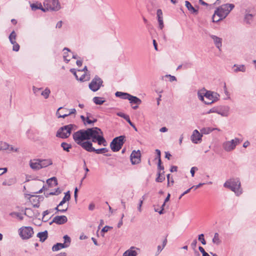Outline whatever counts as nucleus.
<instances>
[{
    "mask_svg": "<svg viewBox=\"0 0 256 256\" xmlns=\"http://www.w3.org/2000/svg\"><path fill=\"white\" fill-rule=\"evenodd\" d=\"M61 146L63 150L66 152H69L70 150L72 148V145L66 142H63L61 144Z\"/></svg>",
    "mask_w": 256,
    "mask_h": 256,
    "instance_id": "473e14b6",
    "label": "nucleus"
},
{
    "mask_svg": "<svg viewBox=\"0 0 256 256\" xmlns=\"http://www.w3.org/2000/svg\"><path fill=\"white\" fill-rule=\"evenodd\" d=\"M103 81L98 76H96L89 84V88L93 92L98 90L102 86Z\"/></svg>",
    "mask_w": 256,
    "mask_h": 256,
    "instance_id": "9b49d317",
    "label": "nucleus"
},
{
    "mask_svg": "<svg viewBox=\"0 0 256 256\" xmlns=\"http://www.w3.org/2000/svg\"><path fill=\"white\" fill-rule=\"evenodd\" d=\"M30 167L34 170L40 169V160H32L30 162Z\"/></svg>",
    "mask_w": 256,
    "mask_h": 256,
    "instance_id": "aec40b11",
    "label": "nucleus"
},
{
    "mask_svg": "<svg viewBox=\"0 0 256 256\" xmlns=\"http://www.w3.org/2000/svg\"><path fill=\"white\" fill-rule=\"evenodd\" d=\"M234 7V4H226L218 8L215 11H216V14L220 16L219 20H223L226 18Z\"/></svg>",
    "mask_w": 256,
    "mask_h": 256,
    "instance_id": "20e7f679",
    "label": "nucleus"
},
{
    "mask_svg": "<svg viewBox=\"0 0 256 256\" xmlns=\"http://www.w3.org/2000/svg\"><path fill=\"white\" fill-rule=\"evenodd\" d=\"M166 202H164V204L162 206V207H161L162 208L160 211H158L156 209H155V211L158 212L160 214H163L164 213V207L166 206Z\"/></svg>",
    "mask_w": 256,
    "mask_h": 256,
    "instance_id": "8fccbe9b",
    "label": "nucleus"
},
{
    "mask_svg": "<svg viewBox=\"0 0 256 256\" xmlns=\"http://www.w3.org/2000/svg\"><path fill=\"white\" fill-rule=\"evenodd\" d=\"M85 77H86V74H82L80 76V78H78V80H79L80 81H84L86 80V78H85Z\"/></svg>",
    "mask_w": 256,
    "mask_h": 256,
    "instance_id": "0e129e2a",
    "label": "nucleus"
},
{
    "mask_svg": "<svg viewBox=\"0 0 256 256\" xmlns=\"http://www.w3.org/2000/svg\"><path fill=\"white\" fill-rule=\"evenodd\" d=\"M196 170H198V168L196 167H192V168H191V169H190V173H191L192 176V177L194 176L195 171Z\"/></svg>",
    "mask_w": 256,
    "mask_h": 256,
    "instance_id": "052dcab7",
    "label": "nucleus"
},
{
    "mask_svg": "<svg viewBox=\"0 0 256 256\" xmlns=\"http://www.w3.org/2000/svg\"><path fill=\"white\" fill-rule=\"evenodd\" d=\"M205 184V183H200L196 185V186H192L190 188H194V190H196L198 188H199L201 186L204 185Z\"/></svg>",
    "mask_w": 256,
    "mask_h": 256,
    "instance_id": "774afa93",
    "label": "nucleus"
},
{
    "mask_svg": "<svg viewBox=\"0 0 256 256\" xmlns=\"http://www.w3.org/2000/svg\"><path fill=\"white\" fill-rule=\"evenodd\" d=\"M68 247V244H64V243H57L56 244L53 246L52 250L54 252L58 251L63 248H66Z\"/></svg>",
    "mask_w": 256,
    "mask_h": 256,
    "instance_id": "412c9836",
    "label": "nucleus"
},
{
    "mask_svg": "<svg viewBox=\"0 0 256 256\" xmlns=\"http://www.w3.org/2000/svg\"><path fill=\"white\" fill-rule=\"evenodd\" d=\"M212 21L213 22H218L220 21L221 20H219L220 18V16L218 14H216V11L214 12V13L212 16Z\"/></svg>",
    "mask_w": 256,
    "mask_h": 256,
    "instance_id": "79ce46f5",
    "label": "nucleus"
},
{
    "mask_svg": "<svg viewBox=\"0 0 256 256\" xmlns=\"http://www.w3.org/2000/svg\"><path fill=\"white\" fill-rule=\"evenodd\" d=\"M202 136V134H200L197 130H195L191 136V140L194 144H198L201 142Z\"/></svg>",
    "mask_w": 256,
    "mask_h": 256,
    "instance_id": "ddd939ff",
    "label": "nucleus"
},
{
    "mask_svg": "<svg viewBox=\"0 0 256 256\" xmlns=\"http://www.w3.org/2000/svg\"><path fill=\"white\" fill-rule=\"evenodd\" d=\"M108 151V150L106 148H98V149H95L94 148V152H96L97 154H104L106 152H107Z\"/></svg>",
    "mask_w": 256,
    "mask_h": 256,
    "instance_id": "58836bf2",
    "label": "nucleus"
},
{
    "mask_svg": "<svg viewBox=\"0 0 256 256\" xmlns=\"http://www.w3.org/2000/svg\"><path fill=\"white\" fill-rule=\"evenodd\" d=\"M88 140H92L94 142H97L98 145L106 146L107 142L103 136L102 130L97 127L86 129Z\"/></svg>",
    "mask_w": 256,
    "mask_h": 256,
    "instance_id": "f257e3e1",
    "label": "nucleus"
},
{
    "mask_svg": "<svg viewBox=\"0 0 256 256\" xmlns=\"http://www.w3.org/2000/svg\"><path fill=\"white\" fill-rule=\"evenodd\" d=\"M94 102L96 104H102L104 100H102V98L100 97H94L93 98Z\"/></svg>",
    "mask_w": 256,
    "mask_h": 256,
    "instance_id": "e433bc0d",
    "label": "nucleus"
},
{
    "mask_svg": "<svg viewBox=\"0 0 256 256\" xmlns=\"http://www.w3.org/2000/svg\"><path fill=\"white\" fill-rule=\"evenodd\" d=\"M136 250H140V249L134 246H132L123 254L122 256H136L138 254Z\"/></svg>",
    "mask_w": 256,
    "mask_h": 256,
    "instance_id": "f3484780",
    "label": "nucleus"
},
{
    "mask_svg": "<svg viewBox=\"0 0 256 256\" xmlns=\"http://www.w3.org/2000/svg\"><path fill=\"white\" fill-rule=\"evenodd\" d=\"M33 234V229L30 226H23L19 229V234L22 239H28Z\"/></svg>",
    "mask_w": 256,
    "mask_h": 256,
    "instance_id": "1a4fd4ad",
    "label": "nucleus"
},
{
    "mask_svg": "<svg viewBox=\"0 0 256 256\" xmlns=\"http://www.w3.org/2000/svg\"><path fill=\"white\" fill-rule=\"evenodd\" d=\"M60 193V190L59 188H57L54 192H50V195H58V194Z\"/></svg>",
    "mask_w": 256,
    "mask_h": 256,
    "instance_id": "69168bd1",
    "label": "nucleus"
},
{
    "mask_svg": "<svg viewBox=\"0 0 256 256\" xmlns=\"http://www.w3.org/2000/svg\"><path fill=\"white\" fill-rule=\"evenodd\" d=\"M110 228H112V227L110 226H104L102 230V232H107L108 230L110 229Z\"/></svg>",
    "mask_w": 256,
    "mask_h": 256,
    "instance_id": "4d7b16f0",
    "label": "nucleus"
},
{
    "mask_svg": "<svg viewBox=\"0 0 256 256\" xmlns=\"http://www.w3.org/2000/svg\"><path fill=\"white\" fill-rule=\"evenodd\" d=\"M6 148L9 150H10L14 151L15 152H17L18 150V148H15L13 146L10 145H8V147Z\"/></svg>",
    "mask_w": 256,
    "mask_h": 256,
    "instance_id": "3c124183",
    "label": "nucleus"
},
{
    "mask_svg": "<svg viewBox=\"0 0 256 256\" xmlns=\"http://www.w3.org/2000/svg\"><path fill=\"white\" fill-rule=\"evenodd\" d=\"M156 14H157L158 18L159 17H162V10L160 9L158 10L157 12H156Z\"/></svg>",
    "mask_w": 256,
    "mask_h": 256,
    "instance_id": "bf43d9fd",
    "label": "nucleus"
},
{
    "mask_svg": "<svg viewBox=\"0 0 256 256\" xmlns=\"http://www.w3.org/2000/svg\"><path fill=\"white\" fill-rule=\"evenodd\" d=\"M125 92H116L115 95L117 97H119L122 98V96H124Z\"/></svg>",
    "mask_w": 256,
    "mask_h": 256,
    "instance_id": "13d9d810",
    "label": "nucleus"
},
{
    "mask_svg": "<svg viewBox=\"0 0 256 256\" xmlns=\"http://www.w3.org/2000/svg\"><path fill=\"white\" fill-rule=\"evenodd\" d=\"M70 191H68L65 194L64 196L62 198V200L59 204L58 206H62L66 202V201H68L70 200Z\"/></svg>",
    "mask_w": 256,
    "mask_h": 256,
    "instance_id": "cd10ccee",
    "label": "nucleus"
},
{
    "mask_svg": "<svg viewBox=\"0 0 256 256\" xmlns=\"http://www.w3.org/2000/svg\"><path fill=\"white\" fill-rule=\"evenodd\" d=\"M214 130V128H212L209 127L207 128H202L200 131L202 134V135L204 134H208L212 132L213 130Z\"/></svg>",
    "mask_w": 256,
    "mask_h": 256,
    "instance_id": "7c9ffc66",
    "label": "nucleus"
},
{
    "mask_svg": "<svg viewBox=\"0 0 256 256\" xmlns=\"http://www.w3.org/2000/svg\"><path fill=\"white\" fill-rule=\"evenodd\" d=\"M224 187L228 188L234 192L237 196H239L242 194V189L240 188V182L238 178L230 179L227 180L224 184Z\"/></svg>",
    "mask_w": 256,
    "mask_h": 256,
    "instance_id": "f03ea898",
    "label": "nucleus"
},
{
    "mask_svg": "<svg viewBox=\"0 0 256 256\" xmlns=\"http://www.w3.org/2000/svg\"><path fill=\"white\" fill-rule=\"evenodd\" d=\"M61 206H58V205L56 208V210H58V212H66L68 210V206H66L65 208H64V209H60V208H58L60 207Z\"/></svg>",
    "mask_w": 256,
    "mask_h": 256,
    "instance_id": "864d4df0",
    "label": "nucleus"
},
{
    "mask_svg": "<svg viewBox=\"0 0 256 256\" xmlns=\"http://www.w3.org/2000/svg\"><path fill=\"white\" fill-rule=\"evenodd\" d=\"M253 16L252 14H246L244 17V21L247 24H250L252 20Z\"/></svg>",
    "mask_w": 256,
    "mask_h": 256,
    "instance_id": "4c0bfd02",
    "label": "nucleus"
},
{
    "mask_svg": "<svg viewBox=\"0 0 256 256\" xmlns=\"http://www.w3.org/2000/svg\"><path fill=\"white\" fill-rule=\"evenodd\" d=\"M143 204V200H140V202H139V204H138V210L140 212H142V206Z\"/></svg>",
    "mask_w": 256,
    "mask_h": 256,
    "instance_id": "338daca9",
    "label": "nucleus"
},
{
    "mask_svg": "<svg viewBox=\"0 0 256 256\" xmlns=\"http://www.w3.org/2000/svg\"><path fill=\"white\" fill-rule=\"evenodd\" d=\"M130 102L132 104H136L137 105H138L142 103V100L136 96L131 95L130 99Z\"/></svg>",
    "mask_w": 256,
    "mask_h": 256,
    "instance_id": "a878e982",
    "label": "nucleus"
},
{
    "mask_svg": "<svg viewBox=\"0 0 256 256\" xmlns=\"http://www.w3.org/2000/svg\"><path fill=\"white\" fill-rule=\"evenodd\" d=\"M70 71L74 75L76 79L78 80V74L77 72H76V70L74 68H72V69H70Z\"/></svg>",
    "mask_w": 256,
    "mask_h": 256,
    "instance_id": "6e6d98bb",
    "label": "nucleus"
},
{
    "mask_svg": "<svg viewBox=\"0 0 256 256\" xmlns=\"http://www.w3.org/2000/svg\"><path fill=\"white\" fill-rule=\"evenodd\" d=\"M97 121L96 118H92V114L90 113L86 114V122L88 124H92L96 122Z\"/></svg>",
    "mask_w": 256,
    "mask_h": 256,
    "instance_id": "c756f323",
    "label": "nucleus"
},
{
    "mask_svg": "<svg viewBox=\"0 0 256 256\" xmlns=\"http://www.w3.org/2000/svg\"><path fill=\"white\" fill-rule=\"evenodd\" d=\"M62 109V107L59 108L56 112V114L58 118H64L70 115L75 114L76 113V110L75 108H72L68 110V114H60V110Z\"/></svg>",
    "mask_w": 256,
    "mask_h": 256,
    "instance_id": "a211bd4d",
    "label": "nucleus"
},
{
    "mask_svg": "<svg viewBox=\"0 0 256 256\" xmlns=\"http://www.w3.org/2000/svg\"><path fill=\"white\" fill-rule=\"evenodd\" d=\"M218 107H214V108H212L211 109H210L208 112H206V114H210V113H216V114H218Z\"/></svg>",
    "mask_w": 256,
    "mask_h": 256,
    "instance_id": "c03bdc74",
    "label": "nucleus"
},
{
    "mask_svg": "<svg viewBox=\"0 0 256 256\" xmlns=\"http://www.w3.org/2000/svg\"><path fill=\"white\" fill-rule=\"evenodd\" d=\"M210 36L212 39L216 46L220 50L222 46V38L212 34L210 35Z\"/></svg>",
    "mask_w": 256,
    "mask_h": 256,
    "instance_id": "dca6fc26",
    "label": "nucleus"
},
{
    "mask_svg": "<svg viewBox=\"0 0 256 256\" xmlns=\"http://www.w3.org/2000/svg\"><path fill=\"white\" fill-rule=\"evenodd\" d=\"M16 34L14 30H13L9 36V40L11 44H14L16 42Z\"/></svg>",
    "mask_w": 256,
    "mask_h": 256,
    "instance_id": "72a5a7b5",
    "label": "nucleus"
},
{
    "mask_svg": "<svg viewBox=\"0 0 256 256\" xmlns=\"http://www.w3.org/2000/svg\"><path fill=\"white\" fill-rule=\"evenodd\" d=\"M124 138L125 136H124L115 138L110 144L112 150L114 152L119 151L124 143Z\"/></svg>",
    "mask_w": 256,
    "mask_h": 256,
    "instance_id": "6e6552de",
    "label": "nucleus"
},
{
    "mask_svg": "<svg viewBox=\"0 0 256 256\" xmlns=\"http://www.w3.org/2000/svg\"><path fill=\"white\" fill-rule=\"evenodd\" d=\"M63 57L64 60L66 61L67 62L70 60V59L68 58L70 57L68 52H64Z\"/></svg>",
    "mask_w": 256,
    "mask_h": 256,
    "instance_id": "603ef678",
    "label": "nucleus"
},
{
    "mask_svg": "<svg viewBox=\"0 0 256 256\" xmlns=\"http://www.w3.org/2000/svg\"><path fill=\"white\" fill-rule=\"evenodd\" d=\"M64 244H68V247L70 246L71 240L70 236H68V235H65L64 236Z\"/></svg>",
    "mask_w": 256,
    "mask_h": 256,
    "instance_id": "a19ab883",
    "label": "nucleus"
},
{
    "mask_svg": "<svg viewBox=\"0 0 256 256\" xmlns=\"http://www.w3.org/2000/svg\"><path fill=\"white\" fill-rule=\"evenodd\" d=\"M164 180V176H162L160 172H159L158 176L156 180V182H163Z\"/></svg>",
    "mask_w": 256,
    "mask_h": 256,
    "instance_id": "a18cd8bd",
    "label": "nucleus"
},
{
    "mask_svg": "<svg viewBox=\"0 0 256 256\" xmlns=\"http://www.w3.org/2000/svg\"><path fill=\"white\" fill-rule=\"evenodd\" d=\"M79 145L88 152H94V148L92 147V142L90 141H85Z\"/></svg>",
    "mask_w": 256,
    "mask_h": 256,
    "instance_id": "2eb2a0df",
    "label": "nucleus"
},
{
    "mask_svg": "<svg viewBox=\"0 0 256 256\" xmlns=\"http://www.w3.org/2000/svg\"><path fill=\"white\" fill-rule=\"evenodd\" d=\"M218 114L222 116H227L228 115L230 108L227 106H218Z\"/></svg>",
    "mask_w": 256,
    "mask_h": 256,
    "instance_id": "6ab92c4d",
    "label": "nucleus"
},
{
    "mask_svg": "<svg viewBox=\"0 0 256 256\" xmlns=\"http://www.w3.org/2000/svg\"><path fill=\"white\" fill-rule=\"evenodd\" d=\"M37 236L40 238V240L44 242L48 238V232L45 230L43 232H38L37 234Z\"/></svg>",
    "mask_w": 256,
    "mask_h": 256,
    "instance_id": "b1692460",
    "label": "nucleus"
},
{
    "mask_svg": "<svg viewBox=\"0 0 256 256\" xmlns=\"http://www.w3.org/2000/svg\"><path fill=\"white\" fill-rule=\"evenodd\" d=\"M40 168L46 167L52 164V162L50 159L40 160Z\"/></svg>",
    "mask_w": 256,
    "mask_h": 256,
    "instance_id": "4be33fe9",
    "label": "nucleus"
},
{
    "mask_svg": "<svg viewBox=\"0 0 256 256\" xmlns=\"http://www.w3.org/2000/svg\"><path fill=\"white\" fill-rule=\"evenodd\" d=\"M50 93V90L48 88H46L44 90L41 92V95L42 96L45 98H48Z\"/></svg>",
    "mask_w": 256,
    "mask_h": 256,
    "instance_id": "c9c22d12",
    "label": "nucleus"
},
{
    "mask_svg": "<svg viewBox=\"0 0 256 256\" xmlns=\"http://www.w3.org/2000/svg\"><path fill=\"white\" fill-rule=\"evenodd\" d=\"M185 5H186V6L188 8V9L191 11L192 13H196L198 12V10H196L193 6H192L191 4L188 2V1H186L185 2Z\"/></svg>",
    "mask_w": 256,
    "mask_h": 256,
    "instance_id": "2f4dec72",
    "label": "nucleus"
},
{
    "mask_svg": "<svg viewBox=\"0 0 256 256\" xmlns=\"http://www.w3.org/2000/svg\"><path fill=\"white\" fill-rule=\"evenodd\" d=\"M67 220L68 218L65 216H57L53 218L52 222L58 224H62L66 223Z\"/></svg>",
    "mask_w": 256,
    "mask_h": 256,
    "instance_id": "4468645a",
    "label": "nucleus"
},
{
    "mask_svg": "<svg viewBox=\"0 0 256 256\" xmlns=\"http://www.w3.org/2000/svg\"><path fill=\"white\" fill-rule=\"evenodd\" d=\"M44 6L46 12H57L61 8V6L58 0H44Z\"/></svg>",
    "mask_w": 256,
    "mask_h": 256,
    "instance_id": "39448f33",
    "label": "nucleus"
},
{
    "mask_svg": "<svg viewBox=\"0 0 256 256\" xmlns=\"http://www.w3.org/2000/svg\"><path fill=\"white\" fill-rule=\"evenodd\" d=\"M47 184L51 186H56L58 185L57 179L56 177H52L46 180Z\"/></svg>",
    "mask_w": 256,
    "mask_h": 256,
    "instance_id": "c85d7f7f",
    "label": "nucleus"
},
{
    "mask_svg": "<svg viewBox=\"0 0 256 256\" xmlns=\"http://www.w3.org/2000/svg\"><path fill=\"white\" fill-rule=\"evenodd\" d=\"M131 95L128 93H124V96H122V98L124 100H130Z\"/></svg>",
    "mask_w": 256,
    "mask_h": 256,
    "instance_id": "5fc2aeb1",
    "label": "nucleus"
},
{
    "mask_svg": "<svg viewBox=\"0 0 256 256\" xmlns=\"http://www.w3.org/2000/svg\"><path fill=\"white\" fill-rule=\"evenodd\" d=\"M158 22L160 28L161 30L162 29L164 26V22H163V18L159 17L158 18Z\"/></svg>",
    "mask_w": 256,
    "mask_h": 256,
    "instance_id": "37998d69",
    "label": "nucleus"
},
{
    "mask_svg": "<svg viewBox=\"0 0 256 256\" xmlns=\"http://www.w3.org/2000/svg\"><path fill=\"white\" fill-rule=\"evenodd\" d=\"M212 242L216 244H220V240L219 238L218 233L216 232L214 234V237L212 238Z\"/></svg>",
    "mask_w": 256,
    "mask_h": 256,
    "instance_id": "ea45409f",
    "label": "nucleus"
},
{
    "mask_svg": "<svg viewBox=\"0 0 256 256\" xmlns=\"http://www.w3.org/2000/svg\"><path fill=\"white\" fill-rule=\"evenodd\" d=\"M126 120L128 123L134 128V129L135 130V131L137 132L138 129L134 126V124L130 121V118L129 116H126Z\"/></svg>",
    "mask_w": 256,
    "mask_h": 256,
    "instance_id": "49530a36",
    "label": "nucleus"
},
{
    "mask_svg": "<svg viewBox=\"0 0 256 256\" xmlns=\"http://www.w3.org/2000/svg\"><path fill=\"white\" fill-rule=\"evenodd\" d=\"M198 240L201 242L202 244H206V242L204 238V235L203 234H200L198 236Z\"/></svg>",
    "mask_w": 256,
    "mask_h": 256,
    "instance_id": "09e8293b",
    "label": "nucleus"
},
{
    "mask_svg": "<svg viewBox=\"0 0 256 256\" xmlns=\"http://www.w3.org/2000/svg\"><path fill=\"white\" fill-rule=\"evenodd\" d=\"M12 44H13L12 50L14 51L18 52L19 50L20 46L16 42Z\"/></svg>",
    "mask_w": 256,
    "mask_h": 256,
    "instance_id": "de8ad7c7",
    "label": "nucleus"
},
{
    "mask_svg": "<svg viewBox=\"0 0 256 256\" xmlns=\"http://www.w3.org/2000/svg\"><path fill=\"white\" fill-rule=\"evenodd\" d=\"M234 72H244L246 71V67L243 64H234Z\"/></svg>",
    "mask_w": 256,
    "mask_h": 256,
    "instance_id": "5701e85b",
    "label": "nucleus"
},
{
    "mask_svg": "<svg viewBox=\"0 0 256 256\" xmlns=\"http://www.w3.org/2000/svg\"><path fill=\"white\" fill-rule=\"evenodd\" d=\"M206 100H204V104H212L216 102L220 97V95L218 93L209 90L206 91Z\"/></svg>",
    "mask_w": 256,
    "mask_h": 256,
    "instance_id": "9d476101",
    "label": "nucleus"
},
{
    "mask_svg": "<svg viewBox=\"0 0 256 256\" xmlns=\"http://www.w3.org/2000/svg\"><path fill=\"white\" fill-rule=\"evenodd\" d=\"M242 141L240 138H236L224 142L222 144V146L226 152H232L236 148V146L239 144Z\"/></svg>",
    "mask_w": 256,
    "mask_h": 256,
    "instance_id": "423d86ee",
    "label": "nucleus"
},
{
    "mask_svg": "<svg viewBox=\"0 0 256 256\" xmlns=\"http://www.w3.org/2000/svg\"><path fill=\"white\" fill-rule=\"evenodd\" d=\"M72 137L75 142L78 145L80 144L85 142V140H88L86 130H80L74 132Z\"/></svg>",
    "mask_w": 256,
    "mask_h": 256,
    "instance_id": "0eeeda50",
    "label": "nucleus"
},
{
    "mask_svg": "<svg viewBox=\"0 0 256 256\" xmlns=\"http://www.w3.org/2000/svg\"><path fill=\"white\" fill-rule=\"evenodd\" d=\"M141 154L140 150H133L130 154V158L132 164H136L140 162Z\"/></svg>",
    "mask_w": 256,
    "mask_h": 256,
    "instance_id": "f8f14e48",
    "label": "nucleus"
},
{
    "mask_svg": "<svg viewBox=\"0 0 256 256\" xmlns=\"http://www.w3.org/2000/svg\"><path fill=\"white\" fill-rule=\"evenodd\" d=\"M117 115H118V116H120V117H122V118H124V119H125V120H126V116H128L126 115V114H124L122 113V112H118V113L117 114Z\"/></svg>",
    "mask_w": 256,
    "mask_h": 256,
    "instance_id": "680f3d73",
    "label": "nucleus"
},
{
    "mask_svg": "<svg viewBox=\"0 0 256 256\" xmlns=\"http://www.w3.org/2000/svg\"><path fill=\"white\" fill-rule=\"evenodd\" d=\"M10 216L13 218H16L20 220H22L24 218L23 216L21 214L18 212H12L10 214Z\"/></svg>",
    "mask_w": 256,
    "mask_h": 256,
    "instance_id": "f704fd0d",
    "label": "nucleus"
},
{
    "mask_svg": "<svg viewBox=\"0 0 256 256\" xmlns=\"http://www.w3.org/2000/svg\"><path fill=\"white\" fill-rule=\"evenodd\" d=\"M30 7L32 10H36L40 9V10H41L44 12H46V10H44V6L43 7L41 4H30Z\"/></svg>",
    "mask_w": 256,
    "mask_h": 256,
    "instance_id": "bb28decb",
    "label": "nucleus"
},
{
    "mask_svg": "<svg viewBox=\"0 0 256 256\" xmlns=\"http://www.w3.org/2000/svg\"><path fill=\"white\" fill-rule=\"evenodd\" d=\"M68 109H67V108H62V109H61L60 110V114H68Z\"/></svg>",
    "mask_w": 256,
    "mask_h": 256,
    "instance_id": "e2e57ef3",
    "label": "nucleus"
},
{
    "mask_svg": "<svg viewBox=\"0 0 256 256\" xmlns=\"http://www.w3.org/2000/svg\"><path fill=\"white\" fill-rule=\"evenodd\" d=\"M206 90L205 89L201 90L198 92V96L200 100L203 102L204 103V98H206Z\"/></svg>",
    "mask_w": 256,
    "mask_h": 256,
    "instance_id": "393cba45",
    "label": "nucleus"
},
{
    "mask_svg": "<svg viewBox=\"0 0 256 256\" xmlns=\"http://www.w3.org/2000/svg\"><path fill=\"white\" fill-rule=\"evenodd\" d=\"M76 126L74 124H68L60 128L57 131L56 136L62 138H66L70 136L72 130Z\"/></svg>",
    "mask_w": 256,
    "mask_h": 256,
    "instance_id": "7ed1b4c3",
    "label": "nucleus"
}]
</instances>
